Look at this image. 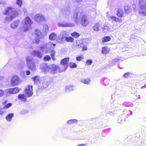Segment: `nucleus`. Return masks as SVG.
<instances>
[{"instance_id":"39","label":"nucleus","mask_w":146,"mask_h":146,"mask_svg":"<svg viewBox=\"0 0 146 146\" xmlns=\"http://www.w3.org/2000/svg\"><path fill=\"white\" fill-rule=\"evenodd\" d=\"M70 7H68L66 10L65 11V14L67 15H69L70 14Z\"/></svg>"},{"instance_id":"45","label":"nucleus","mask_w":146,"mask_h":146,"mask_svg":"<svg viewBox=\"0 0 146 146\" xmlns=\"http://www.w3.org/2000/svg\"><path fill=\"white\" fill-rule=\"evenodd\" d=\"M83 59V55H81L76 57V60L78 61H80Z\"/></svg>"},{"instance_id":"57","label":"nucleus","mask_w":146,"mask_h":146,"mask_svg":"<svg viewBox=\"0 0 146 146\" xmlns=\"http://www.w3.org/2000/svg\"><path fill=\"white\" fill-rule=\"evenodd\" d=\"M51 57H52V60H53L54 61L56 59H55V57H54V56H52Z\"/></svg>"},{"instance_id":"59","label":"nucleus","mask_w":146,"mask_h":146,"mask_svg":"<svg viewBox=\"0 0 146 146\" xmlns=\"http://www.w3.org/2000/svg\"><path fill=\"white\" fill-rule=\"evenodd\" d=\"M3 113V111H1V109L0 108V114H2Z\"/></svg>"},{"instance_id":"23","label":"nucleus","mask_w":146,"mask_h":146,"mask_svg":"<svg viewBox=\"0 0 146 146\" xmlns=\"http://www.w3.org/2000/svg\"><path fill=\"white\" fill-rule=\"evenodd\" d=\"M35 33L38 37L40 38H43V35L40 31L38 29H36L35 30Z\"/></svg>"},{"instance_id":"27","label":"nucleus","mask_w":146,"mask_h":146,"mask_svg":"<svg viewBox=\"0 0 146 146\" xmlns=\"http://www.w3.org/2000/svg\"><path fill=\"white\" fill-rule=\"evenodd\" d=\"M124 8L125 13L127 14H128L131 11V9L129 5L125 6Z\"/></svg>"},{"instance_id":"60","label":"nucleus","mask_w":146,"mask_h":146,"mask_svg":"<svg viewBox=\"0 0 146 146\" xmlns=\"http://www.w3.org/2000/svg\"><path fill=\"white\" fill-rule=\"evenodd\" d=\"M24 11L25 12H25L27 11V10L25 9H23Z\"/></svg>"},{"instance_id":"17","label":"nucleus","mask_w":146,"mask_h":146,"mask_svg":"<svg viewBox=\"0 0 146 146\" xmlns=\"http://www.w3.org/2000/svg\"><path fill=\"white\" fill-rule=\"evenodd\" d=\"M20 21L19 20H17L13 22L11 24L10 26L13 29H16L18 27Z\"/></svg>"},{"instance_id":"55","label":"nucleus","mask_w":146,"mask_h":146,"mask_svg":"<svg viewBox=\"0 0 146 146\" xmlns=\"http://www.w3.org/2000/svg\"><path fill=\"white\" fill-rule=\"evenodd\" d=\"M26 74L27 75H29L30 74V72L29 70H26Z\"/></svg>"},{"instance_id":"9","label":"nucleus","mask_w":146,"mask_h":146,"mask_svg":"<svg viewBox=\"0 0 146 146\" xmlns=\"http://www.w3.org/2000/svg\"><path fill=\"white\" fill-rule=\"evenodd\" d=\"M34 20L36 23L41 24L45 20L44 17L41 13L36 14L34 17Z\"/></svg>"},{"instance_id":"64","label":"nucleus","mask_w":146,"mask_h":146,"mask_svg":"<svg viewBox=\"0 0 146 146\" xmlns=\"http://www.w3.org/2000/svg\"><path fill=\"white\" fill-rule=\"evenodd\" d=\"M119 105H122V104H121V103H120V104H119Z\"/></svg>"},{"instance_id":"49","label":"nucleus","mask_w":146,"mask_h":146,"mask_svg":"<svg viewBox=\"0 0 146 146\" xmlns=\"http://www.w3.org/2000/svg\"><path fill=\"white\" fill-rule=\"evenodd\" d=\"M52 49H53L51 50H50L51 52L50 56H54L55 54V51Z\"/></svg>"},{"instance_id":"44","label":"nucleus","mask_w":146,"mask_h":146,"mask_svg":"<svg viewBox=\"0 0 146 146\" xmlns=\"http://www.w3.org/2000/svg\"><path fill=\"white\" fill-rule=\"evenodd\" d=\"M43 30L45 32H47L48 29V25H45L43 26Z\"/></svg>"},{"instance_id":"46","label":"nucleus","mask_w":146,"mask_h":146,"mask_svg":"<svg viewBox=\"0 0 146 146\" xmlns=\"http://www.w3.org/2000/svg\"><path fill=\"white\" fill-rule=\"evenodd\" d=\"M22 4V0H17V4L19 7H20Z\"/></svg>"},{"instance_id":"1","label":"nucleus","mask_w":146,"mask_h":146,"mask_svg":"<svg viewBox=\"0 0 146 146\" xmlns=\"http://www.w3.org/2000/svg\"><path fill=\"white\" fill-rule=\"evenodd\" d=\"M18 11L16 10L14 8L11 7H7L5 9L3 12L4 15H6L5 20L9 21L12 20L13 19L18 15Z\"/></svg>"},{"instance_id":"18","label":"nucleus","mask_w":146,"mask_h":146,"mask_svg":"<svg viewBox=\"0 0 146 146\" xmlns=\"http://www.w3.org/2000/svg\"><path fill=\"white\" fill-rule=\"evenodd\" d=\"M83 41L82 40H77L75 43V47L76 48H80L84 46Z\"/></svg>"},{"instance_id":"48","label":"nucleus","mask_w":146,"mask_h":146,"mask_svg":"<svg viewBox=\"0 0 146 146\" xmlns=\"http://www.w3.org/2000/svg\"><path fill=\"white\" fill-rule=\"evenodd\" d=\"M92 63V61L91 60H88L86 61V64L87 65H91Z\"/></svg>"},{"instance_id":"41","label":"nucleus","mask_w":146,"mask_h":146,"mask_svg":"<svg viewBox=\"0 0 146 146\" xmlns=\"http://www.w3.org/2000/svg\"><path fill=\"white\" fill-rule=\"evenodd\" d=\"M51 59V57L49 55H46L45 56L44 58V60L45 61H46L50 60Z\"/></svg>"},{"instance_id":"26","label":"nucleus","mask_w":146,"mask_h":146,"mask_svg":"<svg viewBox=\"0 0 146 146\" xmlns=\"http://www.w3.org/2000/svg\"><path fill=\"white\" fill-rule=\"evenodd\" d=\"M90 79L89 78H87L86 79H82L80 80V81L82 82L88 84H89L90 82Z\"/></svg>"},{"instance_id":"33","label":"nucleus","mask_w":146,"mask_h":146,"mask_svg":"<svg viewBox=\"0 0 146 146\" xmlns=\"http://www.w3.org/2000/svg\"><path fill=\"white\" fill-rule=\"evenodd\" d=\"M102 28L103 31L105 32H107L110 30L109 27L107 25H105L104 27L102 28Z\"/></svg>"},{"instance_id":"56","label":"nucleus","mask_w":146,"mask_h":146,"mask_svg":"<svg viewBox=\"0 0 146 146\" xmlns=\"http://www.w3.org/2000/svg\"><path fill=\"white\" fill-rule=\"evenodd\" d=\"M83 0H76V1L77 3H80Z\"/></svg>"},{"instance_id":"21","label":"nucleus","mask_w":146,"mask_h":146,"mask_svg":"<svg viewBox=\"0 0 146 146\" xmlns=\"http://www.w3.org/2000/svg\"><path fill=\"white\" fill-rule=\"evenodd\" d=\"M124 15V13L122 9H118L117 11V16L120 17H122Z\"/></svg>"},{"instance_id":"24","label":"nucleus","mask_w":146,"mask_h":146,"mask_svg":"<svg viewBox=\"0 0 146 146\" xmlns=\"http://www.w3.org/2000/svg\"><path fill=\"white\" fill-rule=\"evenodd\" d=\"M74 87L72 85H67L66 87L65 92H68L69 91H72L74 90Z\"/></svg>"},{"instance_id":"52","label":"nucleus","mask_w":146,"mask_h":146,"mask_svg":"<svg viewBox=\"0 0 146 146\" xmlns=\"http://www.w3.org/2000/svg\"><path fill=\"white\" fill-rule=\"evenodd\" d=\"M119 60L117 59H115L114 60H113V62L114 63H115V62H118Z\"/></svg>"},{"instance_id":"5","label":"nucleus","mask_w":146,"mask_h":146,"mask_svg":"<svg viewBox=\"0 0 146 146\" xmlns=\"http://www.w3.org/2000/svg\"><path fill=\"white\" fill-rule=\"evenodd\" d=\"M26 60L28 68L33 71L35 70L36 67L34 63L33 58L31 57L27 56Z\"/></svg>"},{"instance_id":"40","label":"nucleus","mask_w":146,"mask_h":146,"mask_svg":"<svg viewBox=\"0 0 146 146\" xmlns=\"http://www.w3.org/2000/svg\"><path fill=\"white\" fill-rule=\"evenodd\" d=\"M132 75V74L131 73L127 72L126 73L123 75V77L125 78H127L129 77H130Z\"/></svg>"},{"instance_id":"63","label":"nucleus","mask_w":146,"mask_h":146,"mask_svg":"<svg viewBox=\"0 0 146 146\" xmlns=\"http://www.w3.org/2000/svg\"><path fill=\"white\" fill-rule=\"evenodd\" d=\"M133 8H134V10H135V8H134V7H133Z\"/></svg>"},{"instance_id":"10","label":"nucleus","mask_w":146,"mask_h":146,"mask_svg":"<svg viewBox=\"0 0 146 146\" xmlns=\"http://www.w3.org/2000/svg\"><path fill=\"white\" fill-rule=\"evenodd\" d=\"M25 92L26 96L29 97H31L33 94V86H28L26 88Z\"/></svg>"},{"instance_id":"14","label":"nucleus","mask_w":146,"mask_h":146,"mask_svg":"<svg viewBox=\"0 0 146 146\" xmlns=\"http://www.w3.org/2000/svg\"><path fill=\"white\" fill-rule=\"evenodd\" d=\"M50 65L45 63H43L40 66V69L43 71L47 72L50 70Z\"/></svg>"},{"instance_id":"54","label":"nucleus","mask_w":146,"mask_h":146,"mask_svg":"<svg viewBox=\"0 0 146 146\" xmlns=\"http://www.w3.org/2000/svg\"><path fill=\"white\" fill-rule=\"evenodd\" d=\"M8 102L7 100H6L4 101L3 103L2 104L3 105H5V104H6Z\"/></svg>"},{"instance_id":"16","label":"nucleus","mask_w":146,"mask_h":146,"mask_svg":"<svg viewBox=\"0 0 146 146\" xmlns=\"http://www.w3.org/2000/svg\"><path fill=\"white\" fill-rule=\"evenodd\" d=\"M81 22L83 26H85L87 25L88 23V17L86 15H83L81 18Z\"/></svg>"},{"instance_id":"62","label":"nucleus","mask_w":146,"mask_h":146,"mask_svg":"<svg viewBox=\"0 0 146 146\" xmlns=\"http://www.w3.org/2000/svg\"><path fill=\"white\" fill-rule=\"evenodd\" d=\"M2 3V1L0 0V4H1Z\"/></svg>"},{"instance_id":"7","label":"nucleus","mask_w":146,"mask_h":146,"mask_svg":"<svg viewBox=\"0 0 146 146\" xmlns=\"http://www.w3.org/2000/svg\"><path fill=\"white\" fill-rule=\"evenodd\" d=\"M50 70L51 73L54 74L59 72L64 71L62 67L60 68L58 66L55 64H50Z\"/></svg>"},{"instance_id":"61","label":"nucleus","mask_w":146,"mask_h":146,"mask_svg":"<svg viewBox=\"0 0 146 146\" xmlns=\"http://www.w3.org/2000/svg\"><path fill=\"white\" fill-rule=\"evenodd\" d=\"M121 119L120 118L119 119H118V123H120V122L119 121V120H121Z\"/></svg>"},{"instance_id":"34","label":"nucleus","mask_w":146,"mask_h":146,"mask_svg":"<svg viewBox=\"0 0 146 146\" xmlns=\"http://www.w3.org/2000/svg\"><path fill=\"white\" fill-rule=\"evenodd\" d=\"M71 35L72 36L76 38H78L80 36L79 34L76 32H74L71 33Z\"/></svg>"},{"instance_id":"2","label":"nucleus","mask_w":146,"mask_h":146,"mask_svg":"<svg viewBox=\"0 0 146 146\" xmlns=\"http://www.w3.org/2000/svg\"><path fill=\"white\" fill-rule=\"evenodd\" d=\"M54 45L52 42H49L42 44L40 47V50L44 53L46 54L54 48Z\"/></svg>"},{"instance_id":"13","label":"nucleus","mask_w":146,"mask_h":146,"mask_svg":"<svg viewBox=\"0 0 146 146\" xmlns=\"http://www.w3.org/2000/svg\"><path fill=\"white\" fill-rule=\"evenodd\" d=\"M69 58L66 57L62 59L61 61V64L64 65V68L63 69L64 71H65L67 68L68 66L67 64L69 61Z\"/></svg>"},{"instance_id":"53","label":"nucleus","mask_w":146,"mask_h":146,"mask_svg":"<svg viewBox=\"0 0 146 146\" xmlns=\"http://www.w3.org/2000/svg\"><path fill=\"white\" fill-rule=\"evenodd\" d=\"M87 50V47L86 46L83 47L82 48V51H85Z\"/></svg>"},{"instance_id":"22","label":"nucleus","mask_w":146,"mask_h":146,"mask_svg":"<svg viewBox=\"0 0 146 146\" xmlns=\"http://www.w3.org/2000/svg\"><path fill=\"white\" fill-rule=\"evenodd\" d=\"M93 29L95 31H98L102 29L101 25L99 24H96L93 26Z\"/></svg>"},{"instance_id":"30","label":"nucleus","mask_w":146,"mask_h":146,"mask_svg":"<svg viewBox=\"0 0 146 146\" xmlns=\"http://www.w3.org/2000/svg\"><path fill=\"white\" fill-rule=\"evenodd\" d=\"M111 40V37L109 36H106L102 38V40L103 42H107Z\"/></svg>"},{"instance_id":"4","label":"nucleus","mask_w":146,"mask_h":146,"mask_svg":"<svg viewBox=\"0 0 146 146\" xmlns=\"http://www.w3.org/2000/svg\"><path fill=\"white\" fill-rule=\"evenodd\" d=\"M23 30L25 32L31 28V26L33 23L31 20L28 16L26 17L23 20Z\"/></svg>"},{"instance_id":"28","label":"nucleus","mask_w":146,"mask_h":146,"mask_svg":"<svg viewBox=\"0 0 146 146\" xmlns=\"http://www.w3.org/2000/svg\"><path fill=\"white\" fill-rule=\"evenodd\" d=\"M56 37V35L54 33H51L49 36V38L51 40H54Z\"/></svg>"},{"instance_id":"15","label":"nucleus","mask_w":146,"mask_h":146,"mask_svg":"<svg viewBox=\"0 0 146 146\" xmlns=\"http://www.w3.org/2000/svg\"><path fill=\"white\" fill-rule=\"evenodd\" d=\"M58 25L60 27H72L74 26V24L70 23L59 22L58 23Z\"/></svg>"},{"instance_id":"31","label":"nucleus","mask_w":146,"mask_h":146,"mask_svg":"<svg viewBox=\"0 0 146 146\" xmlns=\"http://www.w3.org/2000/svg\"><path fill=\"white\" fill-rule=\"evenodd\" d=\"M48 86V84L45 83L44 82H42L40 84L39 87H40V88L42 89H43L46 88Z\"/></svg>"},{"instance_id":"38","label":"nucleus","mask_w":146,"mask_h":146,"mask_svg":"<svg viewBox=\"0 0 146 146\" xmlns=\"http://www.w3.org/2000/svg\"><path fill=\"white\" fill-rule=\"evenodd\" d=\"M69 66L71 68H75L77 67V65L75 63L70 62L69 64Z\"/></svg>"},{"instance_id":"42","label":"nucleus","mask_w":146,"mask_h":146,"mask_svg":"<svg viewBox=\"0 0 146 146\" xmlns=\"http://www.w3.org/2000/svg\"><path fill=\"white\" fill-rule=\"evenodd\" d=\"M39 40L37 37H35L33 40V43H35L37 44L39 43Z\"/></svg>"},{"instance_id":"43","label":"nucleus","mask_w":146,"mask_h":146,"mask_svg":"<svg viewBox=\"0 0 146 146\" xmlns=\"http://www.w3.org/2000/svg\"><path fill=\"white\" fill-rule=\"evenodd\" d=\"M12 104L11 103H9L6 104L3 108V109L5 110L7 109L8 108L11 106Z\"/></svg>"},{"instance_id":"25","label":"nucleus","mask_w":146,"mask_h":146,"mask_svg":"<svg viewBox=\"0 0 146 146\" xmlns=\"http://www.w3.org/2000/svg\"><path fill=\"white\" fill-rule=\"evenodd\" d=\"M110 49L107 46H105L102 48V52L103 54H106L109 53Z\"/></svg>"},{"instance_id":"19","label":"nucleus","mask_w":146,"mask_h":146,"mask_svg":"<svg viewBox=\"0 0 146 146\" xmlns=\"http://www.w3.org/2000/svg\"><path fill=\"white\" fill-rule=\"evenodd\" d=\"M19 90L17 87L10 88L9 89V92L11 94L17 93L19 92Z\"/></svg>"},{"instance_id":"20","label":"nucleus","mask_w":146,"mask_h":146,"mask_svg":"<svg viewBox=\"0 0 146 146\" xmlns=\"http://www.w3.org/2000/svg\"><path fill=\"white\" fill-rule=\"evenodd\" d=\"M32 54L35 56L39 58H41L42 54L38 50H34L32 53Z\"/></svg>"},{"instance_id":"36","label":"nucleus","mask_w":146,"mask_h":146,"mask_svg":"<svg viewBox=\"0 0 146 146\" xmlns=\"http://www.w3.org/2000/svg\"><path fill=\"white\" fill-rule=\"evenodd\" d=\"M78 121V120L76 119H70L68 121L67 123L68 124H73L74 123H75Z\"/></svg>"},{"instance_id":"11","label":"nucleus","mask_w":146,"mask_h":146,"mask_svg":"<svg viewBox=\"0 0 146 146\" xmlns=\"http://www.w3.org/2000/svg\"><path fill=\"white\" fill-rule=\"evenodd\" d=\"M68 35V34L66 31H61L59 36V38L62 42H64L65 41L66 38Z\"/></svg>"},{"instance_id":"50","label":"nucleus","mask_w":146,"mask_h":146,"mask_svg":"<svg viewBox=\"0 0 146 146\" xmlns=\"http://www.w3.org/2000/svg\"><path fill=\"white\" fill-rule=\"evenodd\" d=\"M3 94V92L2 90H0V97L2 96Z\"/></svg>"},{"instance_id":"3","label":"nucleus","mask_w":146,"mask_h":146,"mask_svg":"<svg viewBox=\"0 0 146 146\" xmlns=\"http://www.w3.org/2000/svg\"><path fill=\"white\" fill-rule=\"evenodd\" d=\"M85 15L82 12V9L81 8H78L76 9V12L74 14V17L77 24H79L80 23L81 18Z\"/></svg>"},{"instance_id":"29","label":"nucleus","mask_w":146,"mask_h":146,"mask_svg":"<svg viewBox=\"0 0 146 146\" xmlns=\"http://www.w3.org/2000/svg\"><path fill=\"white\" fill-rule=\"evenodd\" d=\"M14 116V114L13 113H10L6 117V119L7 120L9 121H10L11 119Z\"/></svg>"},{"instance_id":"8","label":"nucleus","mask_w":146,"mask_h":146,"mask_svg":"<svg viewBox=\"0 0 146 146\" xmlns=\"http://www.w3.org/2000/svg\"><path fill=\"white\" fill-rule=\"evenodd\" d=\"M111 21L113 24V28H117L118 27L119 24L122 22V19H121L117 17L114 16H112L110 18L109 20Z\"/></svg>"},{"instance_id":"37","label":"nucleus","mask_w":146,"mask_h":146,"mask_svg":"<svg viewBox=\"0 0 146 146\" xmlns=\"http://www.w3.org/2000/svg\"><path fill=\"white\" fill-rule=\"evenodd\" d=\"M33 80L35 84H37L39 81V78L38 76H35L33 78Z\"/></svg>"},{"instance_id":"32","label":"nucleus","mask_w":146,"mask_h":146,"mask_svg":"<svg viewBox=\"0 0 146 146\" xmlns=\"http://www.w3.org/2000/svg\"><path fill=\"white\" fill-rule=\"evenodd\" d=\"M18 98L20 100L23 101H26V96L23 94H19L18 95Z\"/></svg>"},{"instance_id":"35","label":"nucleus","mask_w":146,"mask_h":146,"mask_svg":"<svg viewBox=\"0 0 146 146\" xmlns=\"http://www.w3.org/2000/svg\"><path fill=\"white\" fill-rule=\"evenodd\" d=\"M74 38L71 36L66 37L65 38V41L67 42H73Z\"/></svg>"},{"instance_id":"47","label":"nucleus","mask_w":146,"mask_h":146,"mask_svg":"<svg viewBox=\"0 0 146 146\" xmlns=\"http://www.w3.org/2000/svg\"><path fill=\"white\" fill-rule=\"evenodd\" d=\"M112 16H113L111 15V13L110 12H108L107 13V17L108 20H109L110 19V18Z\"/></svg>"},{"instance_id":"51","label":"nucleus","mask_w":146,"mask_h":146,"mask_svg":"<svg viewBox=\"0 0 146 146\" xmlns=\"http://www.w3.org/2000/svg\"><path fill=\"white\" fill-rule=\"evenodd\" d=\"M27 110H24L22 111L21 112V114H22L24 113H27Z\"/></svg>"},{"instance_id":"6","label":"nucleus","mask_w":146,"mask_h":146,"mask_svg":"<svg viewBox=\"0 0 146 146\" xmlns=\"http://www.w3.org/2000/svg\"><path fill=\"white\" fill-rule=\"evenodd\" d=\"M139 13L146 16V3L145 0H139Z\"/></svg>"},{"instance_id":"58","label":"nucleus","mask_w":146,"mask_h":146,"mask_svg":"<svg viewBox=\"0 0 146 146\" xmlns=\"http://www.w3.org/2000/svg\"><path fill=\"white\" fill-rule=\"evenodd\" d=\"M85 145H86L85 144H82L79 145H78L77 146H85Z\"/></svg>"},{"instance_id":"12","label":"nucleus","mask_w":146,"mask_h":146,"mask_svg":"<svg viewBox=\"0 0 146 146\" xmlns=\"http://www.w3.org/2000/svg\"><path fill=\"white\" fill-rule=\"evenodd\" d=\"M20 79L17 76H14L11 78V82L13 85H17L19 84Z\"/></svg>"}]
</instances>
